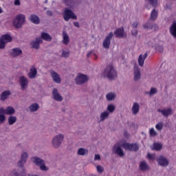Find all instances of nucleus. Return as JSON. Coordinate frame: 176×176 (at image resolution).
<instances>
[{"label": "nucleus", "instance_id": "nucleus-1", "mask_svg": "<svg viewBox=\"0 0 176 176\" xmlns=\"http://www.w3.org/2000/svg\"><path fill=\"white\" fill-rule=\"evenodd\" d=\"M27 159H28V153H23L21 155V160L17 163L18 168L12 170L11 176H27L24 167V164L27 163Z\"/></svg>", "mask_w": 176, "mask_h": 176}, {"label": "nucleus", "instance_id": "nucleus-2", "mask_svg": "<svg viewBox=\"0 0 176 176\" xmlns=\"http://www.w3.org/2000/svg\"><path fill=\"white\" fill-rule=\"evenodd\" d=\"M103 75L104 77L108 78L109 80H115L118 78V73L112 65H109L104 69Z\"/></svg>", "mask_w": 176, "mask_h": 176}, {"label": "nucleus", "instance_id": "nucleus-3", "mask_svg": "<svg viewBox=\"0 0 176 176\" xmlns=\"http://www.w3.org/2000/svg\"><path fill=\"white\" fill-rule=\"evenodd\" d=\"M25 23V16L24 14L16 15V18L13 21V25L15 28H21Z\"/></svg>", "mask_w": 176, "mask_h": 176}, {"label": "nucleus", "instance_id": "nucleus-4", "mask_svg": "<svg viewBox=\"0 0 176 176\" xmlns=\"http://www.w3.org/2000/svg\"><path fill=\"white\" fill-rule=\"evenodd\" d=\"M32 162L34 164H36V166L40 167L41 171H47L49 170V168L47 167L45 164V160H42L41 158L38 157H34L32 158Z\"/></svg>", "mask_w": 176, "mask_h": 176}, {"label": "nucleus", "instance_id": "nucleus-5", "mask_svg": "<svg viewBox=\"0 0 176 176\" xmlns=\"http://www.w3.org/2000/svg\"><path fill=\"white\" fill-rule=\"evenodd\" d=\"M63 19L65 21H69L70 19H72L73 20H78V17L75 13H74V11L69 8H65V11L63 12Z\"/></svg>", "mask_w": 176, "mask_h": 176}, {"label": "nucleus", "instance_id": "nucleus-6", "mask_svg": "<svg viewBox=\"0 0 176 176\" xmlns=\"http://www.w3.org/2000/svg\"><path fill=\"white\" fill-rule=\"evenodd\" d=\"M63 141H64V135L63 134L56 135L52 139V146L56 148H60Z\"/></svg>", "mask_w": 176, "mask_h": 176}, {"label": "nucleus", "instance_id": "nucleus-7", "mask_svg": "<svg viewBox=\"0 0 176 176\" xmlns=\"http://www.w3.org/2000/svg\"><path fill=\"white\" fill-rule=\"evenodd\" d=\"M122 146L126 151H131L133 152H138V151H140V146H138L137 143H124Z\"/></svg>", "mask_w": 176, "mask_h": 176}, {"label": "nucleus", "instance_id": "nucleus-8", "mask_svg": "<svg viewBox=\"0 0 176 176\" xmlns=\"http://www.w3.org/2000/svg\"><path fill=\"white\" fill-rule=\"evenodd\" d=\"M87 75H85L82 73H78L77 76L75 78V82L76 85H83L84 83H86L87 81Z\"/></svg>", "mask_w": 176, "mask_h": 176}, {"label": "nucleus", "instance_id": "nucleus-9", "mask_svg": "<svg viewBox=\"0 0 176 176\" xmlns=\"http://www.w3.org/2000/svg\"><path fill=\"white\" fill-rule=\"evenodd\" d=\"M113 38V32H111L108 35L104 38L103 41L102 46L104 49H109L111 46V40Z\"/></svg>", "mask_w": 176, "mask_h": 176}, {"label": "nucleus", "instance_id": "nucleus-10", "mask_svg": "<svg viewBox=\"0 0 176 176\" xmlns=\"http://www.w3.org/2000/svg\"><path fill=\"white\" fill-rule=\"evenodd\" d=\"M112 152L113 153H115V155L120 156V157H123V156H124V151H123V149L120 146L115 144L113 147Z\"/></svg>", "mask_w": 176, "mask_h": 176}, {"label": "nucleus", "instance_id": "nucleus-11", "mask_svg": "<svg viewBox=\"0 0 176 176\" xmlns=\"http://www.w3.org/2000/svg\"><path fill=\"white\" fill-rule=\"evenodd\" d=\"M19 85L21 90H25L28 86V79L24 76L19 77Z\"/></svg>", "mask_w": 176, "mask_h": 176}, {"label": "nucleus", "instance_id": "nucleus-12", "mask_svg": "<svg viewBox=\"0 0 176 176\" xmlns=\"http://www.w3.org/2000/svg\"><path fill=\"white\" fill-rule=\"evenodd\" d=\"M157 162L161 167H167L168 166V160L163 155H160L157 158Z\"/></svg>", "mask_w": 176, "mask_h": 176}, {"label": "nucleus", "instance_id": "nucleus-13", "mask_svg": "<svg viewBox=\"0 0 176 176\" xmlns=\"http://www.w3.org/2000/svg\"><path fill=\"white\" fill-rule=\"evenodd\" d=\"M41 43H43V41L41 38V37L36 38L35 41H33L31 43L32 47L38 50L39 49Z\"/></svg>", "mask_w": 176, "mask_h": 176}, {"label": "nucleus", "instance_id": "nucleus-14", "mask_svg": "<svg viewBox=\"0 0 176 176\" xmlns=\"http://www.w3.org/2000/svg\"><path fill=\"white\" fill-rule=\"evenodd\" d=\"M52 97H53V99L55 100V101L61 102L63 100V96H61V95L58 93L57 88L53 89Z\"/></svg>", "mask_w": 176, "mask_h": 176}, {"label": "nucleus", "instance_id": "nucleus-15", "mask_svg": "<svg viewBox=\"0 0 176 176\" xmlns=\"http://www.w3.org/2000/svg\"><path fill=\"white\" fill-rule=\"evenodd\" d=\"M50 74H51V76L56 83H61V78H60V75L57 74V72L50 70Z\"/></svg>", "mask_w": 176, "mask_h": 176}, {"label": "nucleus", "instance_id": "nucleus-16", "mask_svg": "<svg viewBox=\"0 0 176 176\" xmlns=\"http://www.w3.org/2000/svg\"><path fill=\"white\" fill-rule=\"evenodd\" d=\"M157 112H160V113H162L163 116L165 118H168L169 115H173V109L171 108H168L167 109H157Z\"/></svg>", "mask_w": 176, "mask_h": 176}, {"label": "nucleus", "instance_id": "nucleus-17", "mask_svg": "<svg viewBox=\"0 0 176 176\" xmlns=\"http://www.w3.org/2000/svg\"><path fill=\"white\" fill-rule=\"evenodd\" d=\"M30 21L33 24H40L41 23V19H39V16L35 14H32L29 17Z\"/></svg>", "mask_w": 176, "mask_h": 176}, {"label": "nucleus", "instance_id": "nucleus-18", "mask_svg": "<svg viewBox=\"0 0 176 176\" xmlns=\"http://www.w3.org/2000/svg\"><path fill=\"white\" fill-rule=\"evenodd\" d=\"M146 2H148L149 4H146V8L149 10L151 8H157V0H146Z\"/></svg>", "mask_w": 176, "mask_h": 176}, {"label": "nucleus", "instance_id": "nucleus-19", "mask_svg": "<svg viewBox=\"0 0 176 176\" xmlns=\"http://www.w3.org/2000/svg\"><path fill=\"white\" fill-rule=\"evenodd\" d=\"M116 38H124V29L123 28H118L114 32Z\"/></svg>", "mask_w": 176, "mask_h": 176}, {"label": "nucleus", "instance_id": "nucleus-20", "mask_svg": "<svg viewBox=\"0 0 176 176\" xmlns=\"http://www.w3.org/2000/svg\"><path fill=\"white\" fill-rule=\"evenodd\" d=\"M152 21V20L148 19V22L143 25L144 28H146V30H152V28L155 27V30H156V28H157V25Z\"/></svg>", "mask_w": 176, "mask_h": 176}, {"label": "nucleus", "instance_id": "nucleus-21", "mask_svg": "<svg viewBox=\"0 0 176 176\" xmlns=\"http://www.w3.org/2000/svg\"><path fill=\"white\" fill-rule=\"evenodd\" d=\"M141 79V73L140 72V67L135 66L134 67V80H140Z\"/></svg>", "mask_w": 176, "mask_h": 176}, {"label": "nucleus", "instance_id": "nucleus-22", "mask_svg": "<svg viewBox=\"0 0 176 176\" xmlns=\"http://www.w3.org/2000/svg\"><path fill=\"white\" fill-rule=\"evenodd\" d=\"M21 54H23V50L21 49L19 47L12 49V52H11L12 57H19Z\"/></svg>", "mask_w": 176, "mask_h": 176}, {"label": "nucleus", "instance_id": "nucleus-23", "mask_svg": "<svg viewBox=\"0 0 176 176\" xmlns=\"http://www.w3.org/2000/svg\"><path fill=\"white\" fill-rule=\"evenodd\" d=\"M12 93L9 90L2 92L0 96L1 101H5L6 100H8V98H9V96Z\"/></svg>", "mask_w": 176, "mask_h": 176}, {"label": "nucleus", "instance_id": "nucleus-24", "mask_svg": "<svg viewBox=\"0 0 176 176\" xmlns=\"http://www.w3.org/2000/svg\"><path fill=\"white\" fill-rule=\"evenodd\" d=\"M0 39H2V41L3 42H6V43H9V42H12V41H13L12 36H10V34H8L2 35L0 37Z\"/></svg>", "mask_w": 176, "mask_h": 176}, {"label": "nucleus", "instance_id": "nucleus-25", "mask_svg": "<svg viewBox=\"0 0 176 176\" xmlns=\"http://www.w3.org/2000/svg\"><path fill=\"white\" fill-rule=\"evenodd\" d=\"M41 39H43L44 41H46L47 42H51L52 41V36L49 34V33L46 32H42L41 36Z\"/></svg>", "mask_w": 176, "mask_h": 176}, {"label": "nucleus", "instance_id": "nucleus-26", "mask_svg": "<svg viewBox=\"0 0 176 176\" xmlns=\"http://www.w3.org/2000/svg\"><path fill=\"white\" fill-rule=\"evenodd\" d=\"M36 74H38L36 68L33 67L30 69V72L28 73V76L30 79H35V78H36Z\"/></svg>", "mask_w": 176, "mask_h": 176}, {"label": "nucleus", "instance_id": "nucleus-27", "mask_svg": "<svg viewBox=\"0 0 176 176\" xmlns=\"http://www.w3.org/2000/svg\"><path fill=\"white\" fill-rule=\"evenodd\" d=\"M6 120V116H5V109L0 108V124H2Z\"/></svg>", "mask_w": 176, "mask_h": 176}, {"label": "nucleus", "instance_id": "nucleus-28", "mask_svg": "<svg viewBox=\"0 0 176 176\" xmlns=\"http://www.w3.org/2000/svg\"><path fill=\"white\" fill-rule=\"evenodd\" d=\"M156 8H154V9L152 10L151 13V16L149 18L150 20L152 21H155L157 19V15L159 14V12L155 9Z\"/></svg>", "mask_w": 176, "mask_h": 176}, {"label": "nucleus", "instance_id": "nucleus-29", "mask_svg": "<svg viewBox=\"0 0 176 176\" xmlns=\"http://www.w3.org/2000/svg\"><path fill=\"white\" fill-rule=\"evenodd\" d=\"M169 30H170V34L173 36H174V38H176V21H173Z\"/></svg>", "mask_w": 176, "mask_h": 176}, {"label": "nucleus", "instance_id": "nucleus-30", "mask_svg": "<svg viewBox=\"0 0 176 176\" xmlns=\"http://www.w3.org/2000/svg\"><path fill=\"white\" fill-rule=\"evenodd\" d=\"M16 112L14 108L13 107H7L6 109H4V115H14Z\"/></svg>", "mask_w": 176, "mask_h": 176}, {"label": "nucleus", "instance_id": "nucleus-31", "mask_svg": "<svg viewBox=\"0 0 176 176\" xmlns=\"http://www.w3.org/2000/svg\"><path fill=\"white\" fill-rule=\"evenodd\" d=\"M140 112V104L138 102H134L132 107L133 115H137Z\"/></svg>", "mask_w": 176, "mask_h": 176}, {"label": "nucleus", "instance_id": "nucleus-32", "mask_svg": "<svg viewBox=\"0 0 176 176\" xmlns=\"http://www.w3.org/2000/svg\"><path fill=\"white\" fill-rule=\"evenodd\" d=\"M63 45H68L69 43V36H68V34L67 32H63Z\"/></svg>", "mask_w": 176, "mask_h": 176}, {"label": "nucleus", "instance_id": "nucleus-33", "mask_svg": "<svg viewBox=\"0 0 176 176\" xmlns=\"http://www.w3.org/2000/svg\"><path fill=\"white\" fill-rule=\"evenodd\" d=\"M88 153L89 150L83 148H80L77 151V155H78V156H85V155H87Z\"/></svg>", "mask_w": 176, "mask_h": 176}, {"label": "nucleus", "instance_id": "nucleus-34", "mask_svg": "<svg viewBox=\"0 0 176 176\" xmlns=\"http://www.w3.org/2000/svg\"><path fill=\"white\" fill-rule=\"evenodd\" d=\"M30 112H36L39 109V104L38 103H33L29 107Z\"/></svg>", "mask_w": 176, "mask_h": 176}, {"label": "nucleus", "instance_id": "nucleus-35", "mask_svg": "<svg viewBox=\"0 0 176 176\" xmlns=\"http://www.w3.org/2000/svg\"><path fill=\"white\" fill-rule=\"evenodd\" d=\"M106 98L107 101H113L116 99V94L110 92L106 95Z\"/></svg>", "mask_w": 176, "mask_h": 176}, {"label": "nucleus", "instance_id": "nucleus-36", "mask_svg": "<svg viewBox=\"0 0 176 176\" xmlns=\"http://www.w3.org/2000/svg\"><path fill=\"white\" fill-rule=\"evenodd\" d=\"M109 116V112H108V111H104V112L101 113L100 122H104V120H105V119H108Z\"/></svg>", "mask_w": 176, "mask_h": 176}, {"label": "nucleus", "instance_id": "nucleus-37", "mask_svg": "<svg viewBox=\"0 0 176 176\" xmlns=\"http://www.w3.org/2000/svg\"><path fill=\"white\" fill-rule=\"evenodd\" d=\"M15 122H17V117L13 116L8 117V124L10 125L14 124Z\"/></svg>", "mask_w": 176, "mask_h": 176}, {"label": "nucleus", "instance_id": "nucleus-38", "mask_svg": "<svg viewBox=\"0 0 176 176\" xmlns=\"http://www.w3.org/2000/svg\"><path fill=\"white\" fill-rule=\"evenodd\" d=\"M81 2L82 0H70L67 3H69L71 6H78Z\"/></svg>", "mask_w": 176, "mask_h": 176}, {"label": "nucleus", "instance_id": "nucleus-39", "mask_svg": "<svg viewBox=\"0 0 176 176\" xmlns=\"http://www.w3.org/2000/svg\"><path fill=\"white\" fill-rule=\"evenodd\" d=\"M140 168L142 171H145V170H148V164H146V162H140Z\"/></svg>", "mask_w": 176, "mask_h": 176}, {"label": "nucleus", "instance_id": "nucleus-40", "mask_svg": "<svg viewBox=\"0 0 176 176\" xmlns=\"http://www.w3.org/2000/svg\"><path fill=\"white\" fill-rule=\"evenodd\" d=\"M163 145H162V144L160 143H154L153 144V148L152 149H153L154 151H160V149H162Z\"/></svg>", "mask_w": 176, "mask_h": 176}, {"label": "nucleus", "instance_id": "nucleus-41", "mask_svg": "<svg viewBox=\"0 0 176 176\" xmlns=\"http://www.w3.org/2000/svg\"><path fill=\"white\" fill-rule=\"evenodd\" d=\"M155 50L159 53H163L164 48L163 47V46L157 44L155 45Z\"/></svg>", "mask_w": 176, "mask_h": 176}, {"label": "nucleus", "instance_id": "nucleus-42", "mask_svg": "<svg viewBox=\"0 0 176 176\" xmlns=\"http://www.w3.org/2000/svg\"><path fill=\"white\" fill-rule=\"evenodd\" d=\"M145 61V59L143 58L142 54H140L138 58V64L140 67H144V63Z\"/></svg>", "mask_w": 176, "mask_h": 176}, {"label": "nucleus", "instance_id": "nucleus-43", "mask_svg": "<svg viewBox=\"0 0 176 176\" xmlns=\"http://www.w3.org/2000/svg\"><path fill=\"white\" fill-rule=\"evenodd\" d=\"M115 109H116V107L112 104H109L107 107V111H109L110 113H113V112L115 111Z\"/></svg>", "mask_w": 176, "mask_h": 176}, {"label": "nucleus", "instance_id": "nucleus-44", "mask_svg": "<svg viewBox=\"0 0 176 176\" xmlns=\"http://www.w3.org/2000/svg\"><path fill=\"white\" fill-rule=\"evenodd\" d=\"M163 126H164V123H163V122H160L156 124L155 128L159 131H162V130H163Z\"/></svg>", "mask_w": 176, "mask_h": 176}, {"label": "nucleus", "instance_id": "nucleus-45", "mask_svg": "<svg viewBox=\"0 0 176 176\" xmlns=\"http://www.w3.org/2000/svg\"><path fill=\"white\" fill-rule=\"evenodd\" d=\"M157 93V89L156 88H151L149 92H146V94H149V96H153V94H156Z\"/></svg>", "mask_w": 176, "mask_h": 176}, {"label": "nucleus", "instance_id": "nucleus-46", "mask_svg": "<svg viewBox=\"0 0 176 176\" xmlns=\"http://www.w3.org/2000/svg\"><path fill=\"white\" fill-rule=\"evenodd\" d=\"M61 57H63L64 58H68V57H69V51H63Z\"/></svg>", "mask_w": 176, "mask_h": 176}, {"label": "nucleus", "instance_id": "nucleus-47", "mask_svg": "<svg viewBox=\"0 0 176 176\" xmlns=\"http://www.w3.org/2000/svg\"><path fill=\"white\" fill-rule=\"evenodd\" d=\"M5 47H6V42L0 38V49L3 50Z\"/></svg>", "mask_w": 176, "mask_h": 176}, {"label": "nucleus", "instance_id": "nucleus-48", "mask_svg": "<svg viewBox=\"0 0 176 176\" xmlns=\"http://www.w3.org/2000/svg\"><path fill=\"white\" fill-rule=\"evenodd\" d=\"M150 135L151 137H156V135H157V132H156L155 130L153 129V128H151L150 129Z\"/></svg>", "mask_w": 176, "mask_h": 176}, {"label": "nucleus", "instance_id": "nucleus-49", "mask_svg": "<svg viewBox=\"0 0 176 176\" xmlns=\"http://www.w3.org/2000/svg\"><path fill=\"white\" fill-rule=\"evenodd\" d=\"M96 168H97L98 173H101L104 172V167H102V166H101L100 165L97 166Z\"/></svg>", "mask_w": 176, "mask_h": 176}, {"label": "nucleus", "instance_id": "nucleus-50", "mask_svg": "<svg viewBox=\"0 0 176 176\" xmlns=\"http://www.w3.org/2000/svg\"><path fill=\"white\" fill-rule=\"evenodd\" d=\"M133 36H137L138 35V31L137 30H133L131 31Z\"/></svg>", "mask_w": 176, "mask_h": 176}, {"label": "nucleus", "instance_id": "nucleus-51", "mask_svg": "<svg viewBox=\"0 0 176 176\" xmlns=\"http://www.w3.org/2000/svg\"><path fill=\"white\" fill-rule=\"evenodd\" d=\"M94 160H101V156L98 154L95 155Z\"/></svg>", "mask_w": 176, "mask_h": 176}, {"label": "nucleus", "instance_id": "nucleus-52", "mask_svg": "<svg viewBox=\"0 0 176 176\" xmlns=\"http://www.w3.org/2000/svg\"><path fill=\"white\" fill-rule=\"evenodd\" d=\"M46 14H47V16H50V17H52V16H53V12H52L51 10H47V11L46 12Z\"/></svg>", "mask_w": 176, "mask_h": 176}, {"label": "nucleus", "instance_id": "nucleus-53", "mask_svg": "<svg viewBox=\"0 0 176 176\" xmlns=\"http://www.w3.org/2000/svg\"><path fill=\"white\" fill-rule=\"evenodd\" d=\"M14 3L15 6H20L21 5L20 0H15Z\"/></svg>", "mask_w": 176, "mask_h": 176}, {"label": "nucleus", "instance_id": "nucleus-54", "mask_svg": "<svg viewBox=\"0 0 176 176\" xmlns=\"http://www.w3.org/2000/svg\"><path fill=\"white\" fill-rule=\"evenodd\" d=\"M147 156H148V159H150V160H153V155L152 154L148 153L147 155Z\"/></svg>", "mask_w": 176, "mask_h": 176}, {"label": "nucleus", "instance_id": "nucleus-55", "mask_svg": "<svg viewBox=\"0 0 176 176\" xmlns=\"http://www.w3.org/2000/svg\"><path fill=\"white\" fill-rule=\"evenodd\" d=\"M74 25L75 27H77V28H79L80 26L79 25V22H74Z\"/></svg>", "mask_w": 176, "mask_h": 176}, {"label": "nucleus", "instance_id": "nucleus-56", "mask_svg": "<svg viewBox=\"0 0 176 176\" xmlns=\"http://www.w3.org/2000/svg\"><path fill=\"white\" fill-rule=\"evenodd\" d=\"M132 26L133 27V28H137V27H138V24L137 23L134 22L132 24Z\"/></svg>", "mask_w": 176, "mask_h": 176}, {"label": "nucleus", "instance_id": "nucleus-57", "mask_svg": "<svg viewBox=\"0 0 176 176\" xmlns=\"http://www.w3.org/2000/svg\"><path fill=\"white\" fill-rule=\"evenodd\" d=\"M143 58L145 60V58H146V57H148V53H145L144 54V56H142Z\"/></svg>", "mask_w": 176, "mask_h": 176}, {"label": "nucleus", "instance_id": "nucleus-58", "mask_svg": "<svg viewBox=\"0 0 176 176\" xmlns=\"http://www.w3.org/2000/svg\"><path fill=\"white\" fill-rule=\"evenodd\" d=\"M28 176H39L38 175L28 174Z\"/></svg>", "mask_w": 176, "mask_h": 176}, {"label": "nucleus", "instance_id": "nucleus-59", "mask_svg": "<svg viewBox=\"0 0 176 176\" xmlns=\"http://www.w3.org/2000/svg\"><path fill=\"white\" fill-rule=\"evenodd\" d=\"M63 1H65V3H69V1H71V0H63Z\"/></svg>", "mask_w": 176, "mask_h": 176}, {"label": "nucleus", "instance_id": "nucleus-60", "mask_svg": "<svg viewBox=\"0 0 176 176\" xmlns=\"http://www.w3.org/2000/svg\"><path fill=\"white\" fill-rule=\"evenodd\" d=\"M2 12H3V10H2V8L0 7V13H2Z\"/></svg>", "mask_w": 176, "mask_h": 176}, {"label": "nucleus", "instance_id": "nucleus-61", "mask_svg": "<svg viewBox=\"0 0 176 176\" xmlns=\"http://www.w3.org/2000/svg\"><path fill=\"white\" fill-rule=\"evenodd\" d=\"M45 3H47V0H45Z\"/></svg>", "mask_w": 176, "mask_h": 176}, {"label": "nucleus", "instance_id": "nucleus-62", "mask_svg": "<svg viewBox=\"0 0 176 176\" xmlns=\"http://www.w3.org/2000/svg\"><path fill=\"white\" fill-rule=\"evenodd\" d=\"M87 57H89V53L87 54Z\"/></svg>", "mask_w": 176, "mask_h": 176}]
</instances>
